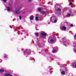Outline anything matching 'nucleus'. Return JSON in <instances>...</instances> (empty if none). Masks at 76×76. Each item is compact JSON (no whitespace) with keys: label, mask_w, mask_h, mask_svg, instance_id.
<instances>
[{"label":"nucleus","mask_w":76,"mask_h":76,"mask_svg":"<svg viewBox=\"0 0 76 76\" xmlns=\"http://www.w3.org/2000/svg\"><path fill=\"white\" fill-rule=\"evenodd\" d=\"M57 20V18L55 16H53L50 18V20L53 22L54 23H56Z\"/></svg>","instance_id":"nucleus-1"},{"label":"nucleus","mask_w":76,"mask_h":76,"mask_svg":"<svg viewBox=\"0 0 76 76\" xmlns=\"http://www.w3.org/2000/svg\"><path fill=\"white\" fill-rule=\"evenodd\" d=\"M20 8H18L16 9V10L15 11V13L16 14H19L20 13V12L19 11L20 10Z\"/></svg>","instance_id":"nucleus-2"},{"label":"nucleus","mask_w":76,"mask_h":76,"mask_svg":"<svg viewBox=\"0 0 76 76\" xmlns=\"http://www.w3.org/2000/svg\"><path fill=\"white\" fill-rule=\"evenodd\" d=\"M41 13L42 14V15H44V14H45V13H46L47 14H49L50 13V12H48L47 13V12H45L44 11H42L41 12Z\"/></svg>","instance_id":"nucleus-3"},{"label":"nucleus","mask_w":76,"mask_h":76,"mask_svg":"<svg viewBox=\"0 0 76 76\" xmlns=\"http://www.w3.org/2000/svg\"><path fill=\"white\" fill-rule=\"evenodd\" d=\"M27 53V54H30V52L29 51V50H28L26 49V51H24V53Z\"/></svg>","instance_id":"nucleus-4"},{"label":"nucleus","mask_w":76,"mask_h":76,"mask_svg":"<svg viewBox=\"0 0 76 76\" xmlns=\"http://www.w3.org/2000/svg\"><path fill=\"white\" fill-rule=\"evenodd\" d=\"M4 76H12V75L11 74H10L9 73H5L4 74Z\"/></svg>","instance_id":"nucleus-5"},{"label":"nucleus","mask_w":76,"mask_h":76,"mask_svg":"<svg viewBox=\"0 0 76 76\" xmlns=\"http://www.w3.org/2000/svg\"><path fill=\"white\" fill-rule=\"evenodd\" d=\"M58 8H60V6L58 5H56L55 7V9H56Z\"/></svg>","instance_id":"nucleus-6"},{"label":"nucleus","mask_w":76,"mask_h":76,"mask_svg":"<svg viewBox=\"0 0 76 76\" xmlns=\"http://www.w3.org/2000/svg\"><path fill=\"white\" fill-rule=\"evenodd\" d=\"M30 19L31 20H34V16L32 15L30 16Z\"/></svg>","instance_id":"nucleus-7"},{"label":"nucleus","mask_w":76,"mask_h":76,"mask_svg":"<svg viewBox=\"0 0 76 76\" xmlns=\"http://www.w3.org/2000/svg\"><path fill=\"white\" fill-rule=\"evenodd\" d=\"M61 73L62 75H65V72L64 71V70L62 71V72H61Z\"/></svg>","instance_id":"nucleus-8"},{"label":"nucleus","mask_w":76,"mask_h":76,"mask_svg":"<svg viewBox=\"0 0 76 76\" xmlns=\"http://www.w3.org/2000/svg\"><path fill=\"white\" fill-rule=\"evenodd\" d=\"M7 10L8 11H11V10H10V8L9 7H7Z\"/></svg>","instance_id":"nucleus-9"},{"label":"nucleus","mask_w":76,"mask_h":76,"mask_svg":"<svg viewBox=\"0 0 76 76\" xmlns=\"http://www.w3.org/2000/svg\"><path fill=\"white\" fill-rule=\"evenodd\" d=\"M62 28L63 29L64 31H65V30H66V27L65 26H64Z\"/></svg>","instance_id":"nucleus-10"},{"label":"nucleus","mask_w":76,"mask_h":76,"mask_svg":"<svg viewBox=\"0 0 76 76\" xmlns=\"http://www.w3.org/2000/svg\"><path fill=\"white\" fill-rule=\"evenodd\" d=\"M35 35L37 37H38V36L39 35V34H38V33H35Z\"/></svg>","instance_id":"nucleus-11"},{"label":"nucleus","mask_w":76,"mask_h":76,"mask_svg":"<svg viewBox=\"0 0 76 76\" xmlns=\"http://www.w3.org/2000/svg\"><path fill=\"white\" fill-rule=\"evenodd\" d=\"M57 10V11H60V10H61V9H60V8H58L56 9Z\"/></svg>","instance_id":"nucleus-12"},{"label":"nucleus","mask_w":76,"mask_h":76,"mask_svg":"<svg viewBox=\"0 0 76 76\" xmlns=\"http://www.w3.org/2000/svg\"><path fill=\"white\" fill-rule=\"evenodd\" d=\"M70 16V14L68 13L67 14V16H65V17H66V18H67V16Z\"/></svg>","instance_id":"nucleus-13"},{"label":"nucleus","mask_w":76,"mask_h":76,"mask_svg":"<svg viewBox=\"0 0 76 76\" xmlns=\"http://www.w3.org/2000/svg\"><path fill=\"white\" fill-rule=\"evenodd\" d=\"M38 11H39V12H41V8H38Z\"/></svg>","instance_id":"nucleus-14"},{"label":"nucleus","mask_w":76,"mask_h":76,"mask_svg":"<svg viewBox=\"0 0 76 76\" xmlns=\"http://www.w3.org/2000/svg\"><path fill=\"white\" fill-rule=\"evenodd\" d=\"M35 19L36 20H37V21L39 20V19H38V17H36Z\"/></svg>","instance_id":"nucleus-15"},{"label":"nucleus","mask_w":76,"mask_h":76,"mask_svg":"<svg viewBox=\"0 0 76 76\" xmlns=\"http://www.w3.org/2000/svg\"><path fill=\"white\" fill-rule=\"evenodd\" d=\"M50 42L52 43L54 42V40H53V39H51L50 40Z\"/></svg>","instance_id":"nucleus-16"},{"label":"nucleus","mask_w":76,"mask_h":76,"mask_svg":"<svg viewBox=\"0 0 76 76\" xmlns=\"http://www.w3.org/2000/svg\"><path fill=\"white\" fill-rule=\"evenodd\" d=\"M42 35H44V36H45L46 34L45 33H42Z\"/></svg>","instance_id":"nucleus-17"},{"label":"nucleus","mask_w":76,"mask_h":76,"mask_svg":"<svg viewBox=\"0 0 76 76\" xmlns=\"http://www.w3.org/2000/svg\"><path fill=\"white\" fill-rule=\"evenodd\" d=\"M53 53H56V49L53 50Z\"/></svg>","instance_id":"nucleus-18"},{"label":"nucleus","mask_w":76,"mask_h":76,"mask_svg":"<svg viewBox=\"0 0 76 76\" xmlns=\"http://www.w3.org/2000/svg\"><path fill=\"white\" fill-rule=\"evenodd\" d=\"M4 72V71L3 69H0V72Z\"/></svg>","instance_id":"nucleus-19"},{"label":"nucleus","mask_w":76,"mask_h":76,"mask_svg":"<svg viewBox=\"0 0 76 76\" xmlns=\"http://www.w3.org/2000/svg\"><path fill=\"white\" fill-rule=\"evenodd\" d=\"M73 46H74V47H76V44L75 43H73Z\"/></svg>","instance_id":"nucleus-20"},{"label":"nucleus","mask_w":76,"mask_h":76,"mask_svg":"<svg viewBox=\"0 0 76 76\" xmlns=\"http://www.w3.org/2000/svg\"><path fill=\"white\" fill-rule=\"evenodd\" d=\"M4 2H5V3H6V1H7V0H3Z\"/></svg>","instance_id":"nucleus-21"},{"label":"nucleus","mask_w":76,"mask_h":76,"mask_svg":"<svg viewBox=\"0 0 76 76\" xmlns=\"http://www.w3.org/2000/svg\"><path fill=\"white\" fill-rule=\"evenodd\" d=\"M72 4H73V3H72V2H70L69 3L70 5H72Z\"/></svg>","instance_id":"nucleus-22"},{"label":"nucleus","mask_w":76,"mask_h":76,"mask_svg":"<svg viewBox=\"0 0 76 76\" xmlns=\"http://www.w3.org/2000/svg\"><path fill=\"white\" fill-rule=\"evenodd\" d=\"M70 26L71 27H73V24H71Z\"/></svg>","instance_id":"nucleus-23"},{"label":"nucleus","mask_w":76,"mask_h":76,"mask_svg":"<svg viewBox=\"0 0 76 76\" xmlns=\"http://www.w3.org/2000/svg\"><path fill=\"white\" fill-rule=\"evenodd\" d=\"M19 18H20V19L21 20L22 19V17L20 16H19Z\"/></svg>","instance_id":"nucleus-24"},{"label":"nucleus","mask_w":76,"mask_h":76,"mask_svg":"<svg viewBox=\"0 0 76 76\" xmlns=\"http://www.w3.org/2000/svg\"><path fill=\"white\" fill-rule=\"evenodd\" d=\"M55 49H57V50L58 49V47H57L56 46V47H55Z\"/></svg>","instance_id":"nucleus-25"},{"label":"nucleus","mask_w":76,"mask_h":76,"mask_svg":"<svg viewBox=\"0 0 76 76\" xmlns=\"http://www.w3.org/2000/svg\"><path fill=\"white\" fill-rule=\"evenodd\" d=\"M67 69H65V70L64 71L65 72H67Z\"/></svg>","instance_id":"nucleus-26"},{"label":"nucleus","mask_w":76,"mask_h":76,"mask_svg":"<svg viewBox=\"0 0 76 76\" xmlns=\"http://www.w3.org/2000/svg\"><path fill=\"white\" fill-rule=\"evenodd\" d=\"M6 57H7V55H5L4 56V58H6Z\"/></svg>","instance_id":"nucleus-27"},{"label":"nucleus","mask_w":76,"mask_h":76,"mask_svg":"<svg viewBox=\"0 0 76 76\" xmlns=\"http://www.w3.org/2000/svg\"><path fill=\"white\" fill-rule=\"evenodd\" d=\"M28 1H29V2H31V1H32V0H28Z\"/></svg>","instance_id":"nucleus-28"},{"label":"nucleus","mask_w":76,"mask_h":76,"mask_svg":"<svg viewBox=\"0 0 76 76\" xmlns=\"http://www.w3.org/2000/svg\"><path fill=\"white\" fill-rule=\"evenodd\" d=\"M74 38H76V34L74 35Z\"/></svg>","instance_id":"nucleus-29"},{"label":"nucleus","mask_w":76,"mask_h":76,"mask_svg":"<svg viewBox=\"0 0 76 76\" xmlns=\"http://www.w3.org/2000/svg\"><path fill=\"white\" fill-rule=\"evenodd\" d=\"M38 16V14H36V16Z\"/></svg>","instance_id":"nucleus-30"},{"label":"nucleus","mask_w":76,"mask_h":76,"mask_svg":"<svg viewBox=\"0 0 76 76\" xmlns=\"http://www.w3.org/2000/svg\"><path fill=\"white\" fill-rule=\"evenodd\" d=\"M61 67H62V68L63 67V66H61Z\"/></svg>","instance_id":"nucleus-31"},{"label":"nucleus","mask_w":76,"mask_h":76,"mask_svg":"<svg viewBox=\"0 0 76 76\" xmlns=\"http://www.w3.org/2000/svg\"><path fill=\"white\" fill-rule=\"evenodd\" d=\"M66 45V43H65Z\"/></svg>","instance_id":"nucleus-32"},{"label":"nucleus","mask_w":76,"mask_h":76,"mask_svg":"<svg viewBox=\"0 0 76 76\" xmlns=\"http://www.w3.org/2000/svg\"><path fill=\"white\" fill-rule=\"evenodd\" d=\"M73 15H72V16H73Z\"/></svg>","instance_id":"nucleus-33"},{"label":"nucleus","mask_w":76,"mask_h":76,"mask_svg":"<svg viewBox=\"0 0 76 76\" xmlns=\"http://www.w3.org/2000/svg\"><path fill=\"white\" fill-rule=\"evenodd\" d=\"M31 22H32V21H31Z\"/></svg>","instance_id":"nucleus-34"}]
</instances>
